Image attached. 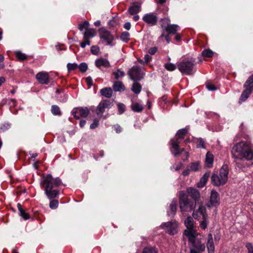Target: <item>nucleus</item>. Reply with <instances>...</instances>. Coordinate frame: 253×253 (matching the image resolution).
Instances as JSON below:
<instances>
[{
    "label": "nucleus",
    "mask_w": 253,
    "mask_h": 253,
    "mask_svg": "<svg viewBox=\"0 0 253 253\" xmlns=\"http://www.w3.org/2000/svg\"><path fill=\"white\" fill-rule=\"evenodd\" d=\"M178 26L176 24H169L167 26H164L163 24L161 25L163 30L162 31H165V33H167V35L176 34L177 31V27Z\"/></svg>",
    "instance_id": "a211bd4d"
},
{
    "label": "nucleus",
    "mask_w": 253,
    "mask_h": 253,
    "mask_svg": "<svg viewBox=\"0 0 253 253\" xmlns=\"http://www.w3.org/2000/svg\"><path fill=\"white\" fill-rule=\"evenodd\" d=\"M203 220L200 222V226L202 229H205L207 227V224L209 223L208 216H206L205 215L204 217H203Z\"/></svg>",
    "instance_id": "e433bc0d"
},
{
    "label": "nucleus",
    "mask_w": 253,
    "mask_h": 253,
    "mask_svg": "<svg viewBox=\"0 0 253 253\" xmlns=\"http://www.w3.org/2000/svg\"><path fill=\"white\" fill-rule=\"evenodd\" d=\"M142 19L147 24L154 26L157 24L158 17L154 13H149L145 14L142 17Z\"/></svg>",
    "instance_id": "f3484780"
},
{
    "label": "nucleus",
    "mask_w": 253,
    "mask_h": 253,
    "mask_svg": "<svg viewBox=\"0 0 253 253\" xmlns=\"http://www.w3.org/2000/svg\"><path fill=\"white\" fill-rule=\"evenodd\" d=\"M219 194L215 190H212L211 193L210 203L207 204V207L211 208L212 206H217L219 205Z\"/></svg>",
    "instance_id": "2eb2a0df"
},
{
    "label": "nucleus",
    "mask_w": 253,
    "mask_h": 253,
    "mask_svg": "<svg viewBox=\"0 0 253 253\" xmlns=\"http://www.w3.org/2000/svg\"><path fill=\"white\" fill-rule=\"evenodd\" d=\"M131 109L134 112H141L143 110V107L138 103H135L132 104Z\"/></svg>",
    "instance_id": "2f4dec72"
},
{
    "label": "nucleus",
    "mask_w": 253,
    "mask_h": 253,
    "mask_svg": "<svg viewBox=\"0 0 253 253\" xmlns=\"http://www.w3.org/2000/svg\"><path fill=\"white\" fill-rule=\"evenodd\" d=\"M36 77L40 84H47L49 83V76L47 73L40 72L36 75Z\"/></svg>",
    "instance_id": "6ab92c4d"
},
{
    "label": "nucleus",
    "mask_w": 253,
    "mask_h": 253,
    "mask_svg": "<svg viewBox=\"0 0 253 253\" xmlns=\"http://www.w3.org/2000/svg\"><path fill=\"white\" fill-rule=\"evenodd\" d=\"M187 238L189 242L191 244L192 248L197 250L199 251L203 252L205 250V245L202 243L200 239L197 238L198 233L189 232L187 233Z\"/></svg>",
    "instance_id": "423d86ee"
},
{
    "label": "nucleus",
    "mask_w": 253,
    "mask_h": 253,
    "mask_svg": "<svg viewBox=\"0 0 253 253\" xmlns=\"http://www.w3.org/2000/svg\"><path fill=\"white\" fill-rule=\"evenodd\" d=\"M202 54L206 57H211L213 55V52L210 49H205L203 51Z\"/></svg>",
    "instance_id": "58836bf2"
},
{
    "label": "nucleus",
    "mask_w": 253,
    "mask_h": 253,
    "mask_svg": "<svg viewBox=\"0 0 253 253\" xmlns=\"http://www.w3.org/2000/svg\"><path fill=\"white\" fill-rule=\"evenodd\" d=\"M160 38H165L167 43H169L170 41V39L169 35L166 34L165 31H162V35H161Z\"/></svg>",
    "instance_id": "5fc2aeb1"
},
{
    "label": "nucleus",
    "mask_w": 253,
    "mask_h": 253,
    "mask_svg": "<svg viewBox=\"0 0 253 253\" xmlns=\"http://www.w3.org/2000/svg\"><path fill=\"white\" fill-rule=\"evenodd\" d=\"M19 215L21 216L24 220H27L30 218L29 214L23 209L22 210V211H19Z\"/></svg>",
    "instance_id": "3c124183"
},
{
    "label": "nucleus",
    "mask_w": 253,
    "mask_h": 253,
    "mask_svg": "<svg viewBox=\"0 0 253 253\" xmlns=\"http://www.w3.org/2000/svg\"><path fill=\"white\" fill-rule=\"evenodd\" d=\"M67 68L69 72L76 70L78 68V65L75 63H69L67 65Z\"/></svg>",
    "instance_id": "a19ab883"
},
{
    "label": "nucleus",
    "mask_w": 253,
    "mask_h": 253,
    "mask_svg": "<svg viewBox=\"0 0 253 253\" xmlns=\"http://www.w3.org/2000/svg\"><path fill=\"white\" fill-rule=\"evenodd\" d=\"M197 206L198 207V208L196 210L195 209L193 211L192 213V216L195 219H198L201 216H202V218L204 217L205 215L206 216H208L206 212V209L204 206L203 202L199 204H197Z\"/></svg>",
    "instance_id": "ddd939ff"
},
{
    "label": "nucleus",
    "mask_w": 253,
    "mask_h": 253,
    "mask_svg": "<svg viewBox=\"0 0 253 253\" xmlns=\"http://www.w3.org/2000/svg\"><path fill=\"white\" fill-rule=\"evenodd\" d=\"M113 74L115 76V78L116 80H118L120 77H124L125 75L124 72L121 71L119 69H117V71L114 72Z\"/></svg>",
    "instance_id": "37998d69"
},
{
    "label": "nucleus",
    "mask_w": 253,
    "mask_h": 253,
    "mask_svg": "<svg viewBox=\"0 0 253 253\" xmlns=\"http://www.w3.org/2000/svg\"><path fill=\"white\" fill-rule=\"evenodd\" d=\"M197 147L198 148H202L206 149L205 142L202 138H198V142L197 144Z\"/></svg>",
    "instance_id": "c03bdc74"
},
{
    "label": "nucleus",
    "mask_w": 253,
    "mask_h": 253,
    "mask_svg": "<svg viewBox=\"0 0 253 253\" xmlns=\"http://www.w3.org/2000/svg\"><path fill=\"white\" fill-rule=\"evenodd\" d=\"M206 87L210 91H214L217 89L214 84L209 83L206 84Z\"/></svg>",
    "instance_id": "864d4df0"
},
{
    "label": "nucleus",
    "mask_w": 253,
    "mask_h": 253,
    "mask_svg": "<svg viewBox=\"0 0 253 253\" xmlns=\"http://www.w3.org/2000/svg\"><path fill=\"white\" fill-rule=\"evenodd\" d=\"M16 57L20 61H23L27 59L28 56L25 53H22L21 51L18 50L15 52Z\"/></svg>",
    "instance_id": "72a5a7b5"
},
{
    "label": "nucleus",
    "mask_w": 253,
    "mask_h": 253,
    "mask_svg": "<svg viewBox=\"0 0 253 253\" xmlns=\"http://www.w3.org/2000/svg\"><path fill=\"white\" fill-rule=\"evenodd\" d=\"M246 248H247L249 253H251V252L253 251V247L251 243H248L246 245Z\"/></svg>",
    "instance_id": "13d9d810"
},
{
    "label": "nucleus",
    "mask_w": 253,
    "mask_h": 253,
    "mask_svg": "<svg viewBox=\"0 0 253 253\" xmlns=\"http://www.w3.org/2000/svg\"><path fill=\"white\" fill-rule=\"evenodd\" d=\"M245 84H247V85L253 89V74L249 77Z\"/></svg>",
    "instance_id": "603ef678"
},
{
    "label": "nucleus",
    "mask_w": 253,
    "mask_h": 253,
    "mask_svg": "<svg viewBox=\"0 0 253 253\" xmlns=\"http://www.w3.org/2000/svg\"><path fill=\"white\" fill-rule=\"evenodd\" d=\"M184 224L187 229L183 232V235L187 237V232H194L195 234L197 233V231L194 228L193 219L191 216H188L184 221Z\"/></svg>",
    "instance_id": "dca6fc26"
},
{
    "label": "nucleus",
    "mask_w": 253,
    "mask_h": 253,
    "mask_svg": "<svg viewBox=\"0 0 253 253\" xmlns=\"http://www.w3.org/2000/svg\"><path fill=\"white\" fill-rule=\"evenodd\" d=\"M58 201L56 199L51 200L49 203V207L51 209H55L58 207Z\"/></svg>",
    "instance_id": "a18cd8bd"
},
{
    "label": "nucleus",
    "mask_w": 253,
    "mask_h": 253,
    "mask_svg": "<svg viewBox=\"0 0 253 253\" xmlns=\"http://www.w3.org/2000/svg\"><path fill=\"white\" fill-rule=\"evenodd\" d=\"M244 87L246 88V89H245L240 97L239 102H243L245 101L249 96L250 94L252 93V92L253 91V89L247 84H245L244 85Z\"/></svg>",
    "instance_id": "aec40b11"
},
{
    "label": "nucleus",
    "mask_w": 253,
    "mask_h": 253,
    "mask_svg": "<svg viewBox=\"0 0 253 253\" xmlns=\"http://www.w3.org/2000/svg\"><path fill=\"white\" fill-rule=\"evenodd\" d=\"M95 66L100 68L101 67H104L105 68H108L110 66V64L109 61L103 58L97 59L95 61Z\"/></svg>",
    "instance_id": "4be33fe9"
},
{
    "label": "nucleus",
    "mask_w": 253,
    "mask_h": 253,
    "mask_svg": "<svg viewBox=\"0 0 253 253\" xmlns=\"http://www.w3.org/2000/svg\"><path fill=\"white\" fill-rule=\"evenodd\" d=\"M228 166L224 165L219 170V173H213L211 176V182L215 186H220L225 184L228 180Z\"/></svg>",
    "instance_id": "f03ea898"
},
{
    "label": "nucleus",
    "mask_w": 253,
    "mask_h": 253,
    "mask_svg": "<svg viewBox=\"0 0 253 253\" xmlns=\"http://www.w3.org/2000/svg\"><path fill=\"white\" fill-rule=\"evenodd\" d=\"M127 74L130 80L134 81H140L143 78L144 74L141 68L137 66H134L129 69Z\"/></svg>",
    "instance_id": "6e6552de"
},
{
    "label": "nucleus",
    "mask_w": 253,
    "mask_h": 253,
    "mask_svg": "<svg viewBox=\"0 0 253 253\" xmlns=\"http://www.w3.org/2000/svg\"><path fill=\"white\" fill-rule=\"evenodd\" d=\"M89 23L87 21H84V23H81L78 25V28L80 31H82L84 29L86 30L88 28Z\"/></svg>",
    "instance_id": "4c0bfd02"
},
{
    "label": "nucleus",
    "mask_w": 253,
    "mask_h": 253,
    "mask_svg": "<svg viewBox=\"0 0 253 253\" xmlns=\"http://www.w3.org/2000/svg\"><path fill=\"white\" fill-rule=\"evenodd\" d=\"M169 210L167 211L169 216H173L177 211V201L176 200H173L169 205Z\"/></svg>",
    "instance_id": "b1692460"
},
{
    "label": "nucleus",
    "mask_w": 253,
    "mask_h": 253,
    "mask_svg": "<svg viewBox=\"0 0 253 253\" xmlns=\"http://www.w3.org/2000/svg\"><path fill=\"white\" fill-rule=\"evenodd\" d=\"M191 171L190 169H189V167H187V169L184 170L182 172V174L183 175H188L189 174V172Z\"/></svg>",
    "instance_id": "0e129e2a"
},
{
    "label": "nucleus",
    "mask_w": 253,
    "mask_h": 253,
    "mask_svg": "<svg viewBox=\"0 0 253 253\" xmlns=\"http://www.w3.org/2000/svg\"><path fill=\"white\" fill-rule=\"evenodd\" d=\"M124 27L126 30H129L131 27L130 23L129 22H126L124 24Z\"/></svg>",
    "instance_id": "e2e57ef3"
},
{
    "label": "nucleus",
    "mask_w": 253,
    "mask_h": 253,
    "mask_svg": "<svg viewBox=\"0 0 253 253\" xmlns=\"http://www.w3.org/2000/svg\"><path fill=\"white\" fill-rule=\"evenodd\" d=\"M99 37L101 39L103 40L106 44L110 46H113V41L114 37L111 33L105 28L102 27L99 30Z\"/></svg>",
    "instance_id": "1a4fd4ad"
},
{
    "label": "nucleus",
    "mask_w": 253,
    "mask_h": 253,
    "mask_svg": "<svg viewBox=\"0 0 253 253\" xmlns=\"http://www.w3.org/2000/svg\"><path fill=\"white\" fill-rule=\"evenodd\" d=\"M187 196L192 201H194L195 205L199 204L203 202L200 191L194 188L188 187L187 188Z\"/></svg>",
    "instance_id": "0eeeda50"
},
{
    "label": "nucleus",
    "mask_w": 253,
    "mask_h": 253,
    "mask_svg": "<svg viewBox=\"0 0 253 253\" xmlns=\"http://www.w3.org/2000/svg\"><path fill=\"white\" fill-rule=\"evenodd\" d=\"M199 252L198 250L194 249L192 248H190V253H199Z\"/></svg>",
    "instance_id": "774afa93"
},
{
    "label": "nucleus",
    "mask_w": 253,
    "mask_h": 253,
    "mask_svg": "<svg viewBox=\"0 0 253 253\" xmlns=\"http://www.w3.org/2000/svg\"><path fill=\"white\" fill-rule=\"evenodd\" d=\"M113 88L115 91H121L125 90V86L122 82L118 81L114 83Z\"/></svg>",
    "instance_id": "c85d7f7f"
},
{
    "label": "nucleus",
    "mask_w": 253,
    "mask_h": 253,
    "mask_svg": "<svg viewBox=\"0 0 253 253\" xmlns=\"http://www.w3.org/2000/svg\"><path fill=\"white\" fill-rule=\"evenodd\" d=\"M177 222L175 220H172L163 223L161 227L169 234L173 235L177 232Z\"/></svg>",
    "instance_id": "9b49d317"
},
{
    "label": "nucleus",
    "mask_w": 253,
    "mask_h": 253,
    "mask_svg": "<svg viewBox=\"0 0 253 253\" xmlns=\"http://www.w3.org/2000/svg\"><path fill=\"white\" fill-rule=\"evenodd\" d=\"M180 143V140L176 137L172 138L170 140V145L174 150V151L172 152V154L175 157H177L184 151L183 148H179V145Z\"/></svg>",
    "instance_id": "4468645a"
},
{
    "label": "nucleus",
    "mask_w": 253,
    "mask_h": 253,
    "mask_svg": "<svg viewBox=\"0 0 253 253\" xmlns=\"http://www.w3.org/2000/svg\"><path fill=\"white\" fill-rule=\"evenodd\" d=\"M121 39L122 41L127 42L129 40V34L127 32H124L121 36Z\"/></svg>",
    "instance_id": "ea45409f"
},
{
    "label": "nucleus",
    "mask_w": 253,
    "mask_h": 253,
    "mask_svg": "<svg viewBox=\"0 0 253 253\" xmlns=\"http://www.w3.org/2000/svg\"><path fill=\"white\" fill-rule=\"evenodd\" d=\"M99 125V121L96 119L93 120V123L90 125V128L91 129H94L97 127Z\"/></svg>",
    "instance_id": "6e6d98bb"
},
{
    "label": "nucleus",
    "mask_w": 253,
    "mask_h": 253,
    "mask_svg": "<svg viewBox=\"0 0 253 253\" xmlns=\"http://www.w3.org/2000/svg\"><path fill=\"white\" fill-rule=\"evenodd\" d=\"M61 183V180L59 177L54 178L51 174H48L41 181V186L44 188V190H47L59 186Z\"/></svg>",
    "instance_id": "39448f33"
},
{
    "label": "nucleus",
    "mask_w": 253,
    "mask_h": 253,
    "mask_svg": "<svg viewBox=\"0 0 253 253\" xmlns=\"http://www.w3.org/2000/svg\"><path fill=\"white\" fill-rule=\"evenodd\" d=\"M152 59V57L149 54H146L144 56V62L146 63H148Z\"/></svg>",
    "instance_id": "052dcab7"
},
{
    "label": "nucleus",
    "mask_w": 253,
    "mask_h": 253,
    "mask_svg": "<svg viewBox=\"0 0 253 253\" xmlns=\"http://www.w3.org/2000/svg\"><path fill=\"white\" fill-rule=\"evenodd\" d=\"M165 68L169 71H173L176 69V66L172 63H166L164 65Z\"/></svg>",
    "instance_id": "49530a36"
},
{
    "label": "nucleus",
    "mask_w": 253,
    "mask_h": 253,
    "mask_svg": "<svg viewBox=\"0 0 253 253\" xmlns=\"http://www.w3.org/2000/svg\"><path fill=\"white\" fill-rule=\"evenodd\" d=\"M115 130H116L117 133H120V132H121V131H122V127H121L120 126L117 125L115 126Z\"/></svg>",
    "instance_id": "680f3d73"
},
{
    "label": "nucleus",
    "mask_w": 253,
    "mask_h": 253,
    "mask_svg": "<svg viewBox=\"0 0 253 253\" xmlns=\"http://www.w3.org/2000/svg\"><path fill=\"white\" fill-rule=\"evenodd\" d=\"M141 10V5L138 2H133L128 8V11L131 15H134L138 13Z\"/></svg>",
    "instance_id": "5701e85b"
},
{
    "label": "nucleus",
    "mask_w": 253,
    "mask_h": 253,
    "mask_svg": "<svg viewBox=\"0 0 253 253\" xmlns=\"http://www.w3.org/2000/svg\"><path fill=\"white\" fill-rule=\"evenodd\" d=\"M118 108V112L119 114H123L126 110V107L125 105L121 103H119L117 104Z\"/></svg>",
    "instance_id": "de8ad7c7"
},
{
    "label": "nucleus",
    "mask_w": 253,
    "mask_h": 253,
    "mask_svg": "<svg viewBox=\"0 0 253 253\" xmlns=\"http://www.w3.org/2000/svg\"><path fill=\"white\" fill-rule=\"evenodd\" d=\"M231 153L236 163L238 160L245 159L249 161L253 159V150L251 146L247 142L237 143L232 147Z\"/></svg>",
    "instance_id": "f257e3e1"
},
{
    "label": "nucleus",
    "mask_w": 253,
    "mask_h": 253,
    "mask_svg": "<svg viewBox=\"0 0 253 253\" xmlns=\"http://www.w3.org/2000/svg\"><path fill=\"white\" fill-rule=\"evenodd\" d=\"M142 253H157L155 248L145 247L144 248Z\"/></svg>",
    "instance_id": "09e8293b"
},
{
    "label": "nucleus",
    "mask_w": 253,
    "mask_h": 253,
    "mask_svg": "<svg viewBox=\"0 0 253 253\" xmlns=\"http://www.w3.org/2000/svg\"><path fill=\"white\" fill-rule=\"evenodd\" d=\"M86 124V121L84 120H82L80 122V126L81 127H83Z\"/></svg>",
    "instance_id": "69168bd1"
},
{
    "label": "nucleus",
    "mask_w": 253,
    "mask_h": 253,
    "mask_svg": "<svg viewBox=\"0 0 253 253\" xmlns=\"http://www.w3.org/2000/svg\"><path fill=\"white\" fill-rule=\"evenodd\" d=\"M86 83L89 86H91L93 84L92 80L90 77H88L86 79Z\"/></svg>",
    "instance_id": "bf43d9fd"
},
{
    "label": "nucleus",
    "mask_w": 253,
    "mask_h": 253,
    "mask_svg": "<svg viewBox=\"0 0 253 253\" xmlns=\"http://www.w3.org/2000/svg\"><path fill=\"white\" fill-rule=\"evenodd\" d=\"M188 129L187 128H184L178 130L176 134V138L179 139H183L188 133Z\"/></svg>",
    "instance_id": "7c9ffc66"
},
{
    "label": "nucleus",
    "mask_w": 253,
    "mask_h": 253,
    "mask_svg": "<svg viewBox=\"0 0 253 253\" xmlns=\"http://www.w3.org/2000/svg\"><path fill=\"white\" fill-rule=\"evenodd\" d=\"M90 51L94 55H98L100 51L99 47L96 45H93L91 47Z\"/></svg>",
    "instance_id": "8fccbe9b"
},
{
    "label": "nucleus",
    "mask_w": 253,
    "mask_h": 253,
    "mask_svg": "<svg viewBox=\"0 0 253 253\" xmlns=\"http://www.w3.org/2000/svg\"><path fill=\"white\" fill-rule=\"evenodd\" d=\"M200 162L199 161L192 163L189 167L191 171H196L199 169Z\"/></svg>",
    "instance_id": "c9c22d12"
},
{
    "label": "nucleus",
    "mask_w": 253,
    "mask_h": 253,
    "mask_svg": "<svg viewBox=\"0 0 253 253\" xmlns=\"http://www.w3.org/2000/svg\"><path fill=\"white\" fill-rule=\"evenodd\" d=\"M175 35V40L177 41V42H179L181 41V36L179 34H178L177 33Z\"/></svg>",
    "instance_id": "338daca9"
},
{
    "label": "nucleus",
    "mask_w": 253,
    "mask_h": 253,
    "mask_svg": "<svg viewBox=\"0 0 253 253\" xmlns=\"http://www.w3.org/2000/svg\"><path fill=\"white\" fill-rule=\"evenodd\" d=\"M45 195L49 199H52L55 198L59 194V191L57 190H44Z\"/></svg>",
    "instance_id": "bb28decb"
},
{
    "label": "nucleus",
    "mask_w": 253,
    "mask_h": 253,
    "mask_svg": "<svg viewBox=\"0 0 253 253\" xmlns=\"http://www.w3.org/2000/svg\"><path fill=\"white\" fill-rule=\"evenodd\" d=\"M210 172L209 171L206 172L200 179V182L198 183V186L199 187H204L207 182V181L210 177Z\"/></svg>",
    "instance_id": "393cba45"
},
{
    "label": "nucleus",
    "mask_w": 253,
    "mask_h": 253,
    "mask_svg": "<svg viewBox=\"0 0 253 253\" xmlns=\"http://www.w3.org/2000/svg\"><path fill=\"white\" fill-rule=\"evenodd\" d=\"M131 90L135 94H138L141 90V85L137 82L134 83L131 87Z\"/></svg>",
    "instance_id": "473e14b6"
},
{
    "label": "nucleus",
    "mask_w": 253,
    "mask_h": 253,
    "mask_svg": "<svg viewBox=\"0 0 253 253\" xmlns=\"http://www.w3.org/2000/svg\"><path fill=\"white\" fill-rule=\"evenodd\" d=\"M179 204L180 211L182 213L191 212L197 207V205L187 197L186 193L184 191L179 192Z\"/></svg>",
    "instance_id": "7ed1b4c3"
},
{
    "label": "nucleus",
    "mask_w": 253,
    "mask_h": 253,
    "mask_svg": "<svg viewBox=\"0 0 253 253\" xmlns=\"http://www.w3.org/2000/svg\"><path fill=\"white\" fill-rule=\"evenodd\" d=\"M89 113V110L87 107H79L75 108L72 111V114L77 120L81 118H86Z\"/></svg>",
    "instance_id": "f8f14e48"
},
{
    "label": "nucleus",
    "mask_w": 253,
    "mask_h": 253,
    "mask_svg": "<svg viewBox=\"0 0 253 253\" xmlns=\"http://www.w3.org/2000/svg\"><path fill=\"white\" fill-rule=\"evenodd\" d=\"M158 50V48L156 46L150 48L148 50V53L151 55L155 54Z\"/></svg>",
    "instance_id": "4d7b16f0"
},
{
    "label": "nucleus",
    "mask_w": 253,
    "mask_h": 253,
    "mask_svg": "<svg viewBox=\"0 0 253 253\" xmlns=\"http://www.w3.org/2000/svg\"><path fill=\"white\" fill-rule=\"evenodd\" d=\"M51 113L54 115L56 116H61V112L60 111V109L59 107L55 105H53L51 106Z\"/></svg>",
    "instance_id": "f704fd0d"
},
{
    "label": "nucleus",
    "mask_w": 253,
    "mask_h": 253,
    "mask_svg": "<svg viewBox=\"0 0 253 253\" xmlns=\"http://www.w3.org/2000/svg\"><path fill=\"white\" fill-rule=\"evenodd\" d=\"M78 68L82 73H84L87 71L88 69V66L86 63L82 62L79 65H78Z\"/></svg>",
    "instance_id": "79ce46f5"
},
{
    "label": "nucleus",
    "mask_w": 253,
    "mask_h": 253,
    "mask_svg": "<svg viewBox=\"0 0 253 253\" xmlns=\"http://www.w3.org/2000/svg\"><path fill=\"white\" fill-rule=\"evenodd\" d=\"M96 34L95 30L93 29H87L84 33V39L87 40L95 36Z\"/></svg>",
    "instance_id": "cd10ccee"
},
{
    "label": "nucleus",
    "mask_w": 253,
    "mask_h": 253,
    "mask_svg": "<svg viewBox=\"0 0 253 253\" xmlns=\"http://www.w3.org/2000/svg\"><path fill=\"white\" fill-rule=\"evenodd\" d=\"M213 162V156L210 152L207 153L206 156L205 162L207 165V167L211 168L212 167Z\"/></svg>",
    "instance_id": "a878e982"
},
{
    "label": "nucleus",
    "mask_w": 253,
    "mask_h": 253,
    "mask_svg": "<svg viewBox=\"0 0 253 253\" xmlns=\"http://www.w3.org/2000/svg\"><path fill=\"white\" fill-rule=\"evenodd\" d=\"M207 247L208 253H214V246L213 241L212 235L209 233L208 235Z\"/></svg>",
    "instance_id": "412c9836"
},
{
    "label": "nucleus",
    "mask_w": 253,
    "mask_h": 253,
    "mask_svg": "<svg viewBox=\"0 0 253 253\" xmlns=\"http://www.w3.org/2000/svg\"><path fill=\"white\" fill-rule=\"evenodd\" d=\"M177 67L182 74L191 75L196 72L195 60H183L177 63Z\"/></svg>",
    "instance_id": "20e7f679"
},
{
    "label": "nucleus",
    "mask_w": 253,
    "mask_h": 253,
    "mask_svg": "<svg viewBox=\"0 0 253 253\" xmlns=\"http://www.w3.org/2000/svg\"><path fill=\"white\" fill-rule=\"evenodd\" d=\"M113 106V103L109 100H102L98 105L96 109V113L99 118L103 117L106 110H109Z\"/></svg>",
    "instance_id": "9d476101"
},
{
    "label": "nucleus",
    "mask_w": 253,
    "mask_h": 253,
    "mask_svg": "<svg viewBox=\"0 0 253 253\" xmlns=\"http://www.w3.org/2000/svg\"><path fill=\"white\" fill-rule=\"evenodd\" d=\"M100 94L106 98H110L112 95L113 91L111 87H105L100 90Z\"/></svg>",
    "instance_id": "c756f323"
}]
</instances>
